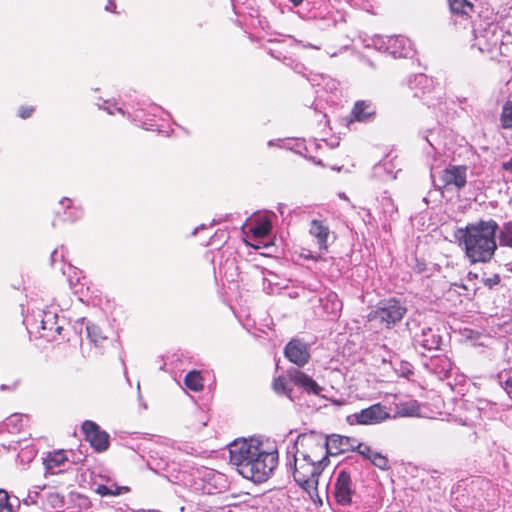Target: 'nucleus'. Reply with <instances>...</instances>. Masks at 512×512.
I'll return each mask as SVG.
<instances>
[{
	"instance_id": "obj_3",
	"label": "nucleus",
	"mask_w": 512,
	"mask_h": 512,
	"mask_svg": "<svg viewBox=\"0 0 512 512\" xmlns=\"http://www.w3.org/2000/svg\"><path fill=\"white\" fill-rule=\"evenodd\" d=\"M497 230L494 219H480L457 228L454 236L470 264L488 263L497 250Z\"/></svg>"
},
{
	"instance_id": "obj_37",
	"label": "nucleus",
	"mask_w": 512,
	"mask_h": 512,
	"mask_svg": "<svg viewBox=\"0 0 512 512\" xmlns=\"http://www.w3.org/2000/svg\"><path fill=\"white\" fill-rule=\"evenodd\" d=\"M370 461L373 465H375L376 467H378L380 469L385 470L388 468V459L384 455H382L380 452L375 451L371 455Z\"/></svg>"
},
{
	"instance_id": "obj_38",
	"label": "nucleus",
	"mask_w": 512,
	"mask_h": 512,
	"mask_svg": "<svg viewBox=\"0 0 512 512\" xmlns=\"http://www.w3.org/2000/svg\"><path fill=\"white\" fill-rule=\"evenodd\" d=\"M420 136L423 140H425L428 143L432 150H437V145L439 144V142L434 137V132L432 130H425L420 133Z\"/></svg>"
},
{
	"instance_id": "obj_12",
	"label": "nucleus",
	"mask_w": 512,
	"mask_h": 512,
	"mask_svg": "<svg viewBox=\"0 0 512 512\" xmlns=\"http://www.w3.org/2000/svg\"><path fill=\"white\" fill-rule=\"evenodd\" d=\"M285 357L298 367H303L310 360L309 345L299 339L289 341L284 349Z\"/></svg>"
},
{
	"instance_id": "obj_56",
	"label": "nucleus",
	"mask_w": 512,
	"mask_h": 512,
	"mask_svg": "<svg viewBox=\"0 0 512 512\" xmlns=\"http://www.w3.org/2000/svg\"><path fill=\"white\" fill-rule=\"evenodd\" d=\"M340 197L346 199V196L344 194H341Z\"/></svg>"
},
{
	"instance_id": "obj_32",
	"label": "nucleus",
	"mask_w": 512,
	"mask_h": 512,
	"mask_svg": "<svg viewBox=\"0 0 512 512\" xmlns=\"http://www.w3.org/2000/svg\"><path fill=\"white\" fill-rule=\"evenodd\" d=\"M272 229L270 220L264 219L251 227V232L255 237H266Z\"/></svg>"
},
{
	"instance_id": "obj_44",
	"label": "nucleus",
	"mask_w": 512,
	"mask_h": 512,
	"mask_svg": "<svg viewBox=\"0 0 512 512\" xmlns=\"http://www.w3.org/2000/svg\"><path fill=\"white\" fill-rule=\"evenodd\" d=\"M501 167L510 175L509 177L512 179V157L509 160L503 162Z\"/></svg>"
},
{
	"instance_id": "obj_47",
	"label": "nucleus",
	"mask_w": 512,
	"mask_h": 512,
	"mask_svg": "<svg viewBox=\"0 0 512 512\" xmlns=\"http://www.w3.org/2000/svg\"><path fill=\"white\" fill-rule=\"evenodd\" d=\"M205 228H206V225H205V224H201L200 226L196 227V228L193 230L192 235H196V234L199 232V230H201V229H205Z\"/></svg>"
},
{
	"instance_id": "obj_41",
	"label": "nucleus",
	"mask_w": 512,
	"mask_h": 512,
	"mask_svg": "<svg viewBox=\"0 0 512 512\" xmlns=\"http://www.w3.org/2000/svg\"><path fill=\"white\" fill-rule=\"evenodd\" d=\"M34 112V108L32 106H21L18 109V116L22 119L29 118Z\"/></svg>"
},
{
	"instance_id": "obj_23",
	"label": "nucleus",
	"mask_w": 512,
	"mask_h": 512,
	"mask_svg": "<svg viewBox=\"0 0 512 512\" xmlns=\"http://www.w3.org/2000/svg\"><path fill=\"white\" fill-rule=\"evenodd\" d=\"M66 462L67 457L65 455V452L62 450L49 453L47 457L44 459L45 469L47 472L51 474L58 473V471H55V469L61 468ZM60 471H62V469H59V472Z\"/></svg>"
},
{
	"instance_id": "obj_19",
	"label": "nucleus",
	"mask_w": 512,
	"mask_h": 512,
	"mask_svg": "<svg viewBox=\"0 0 512 512\" xmlns=\"http://www.w3.org/2000/svg\"><path fill=\"white\" fill-rule=\"evenodd\" d=\"M375 114V108L370 101L360 100L354 104L351 111V120L366 122Z\"/></svg>"
},
{
	"instance_id": "obj_40",
	"label": "nucleus",
	"mask_w": 512,
	"mask_h": 512,
	"mask_svg": "<svg viewBox=\"0 0 512 512\" xmlns=\"http://www.w3.org/2000/svg\"><path fill=\"white\" fill-rule=\"evenodd\" d=\"M482 282L488 288H493L500 283V276L498 274H493L490 277L483 278Z\"/></svg>"
},
{
	"instance_id": "obj_20",
	"label": "nucleus",
	"mask_w": 512,
	"mask_h": 512,
	"mask_svg": "<svg viewBox=\"0 0 512 512\" xmlns=\"http://www.w3.org/2000/svg\"><path fill=\"white\" fill-rule=\"evenodd\" d=\"M100 109L105 110L108 114L113 115L117 111L118 113L122 115H127L129 119H131L134 122H141V125L146 130H151L154 125L147 124L146 122L142 121V116L139 112H134V114L126 113L121 107H117L116 103L111 102L109 100L103 101V103L98 105Z\"/></svg>"
},
{
	"instance_id": "obj_53",
	"label": "nucleus",
	"mask_w": 512,
	"mask_h": 512,
	"mask_svg": "<svg viewBox=\"0 0 512 512\" xmlns=\"http://www.w3.org/2000/svg\"><path fill=\"white\" fill-rule=\"evenodd\" d=\"M270 53H271V55H272L273 57H275L276 59H279V56L274 55V54L272 53V51H270Z\"/></svg>"
},
{
	"instance_id": "obj_6",
	"label": "nucleus",
	"mask_w": 512,
	"mask_h": 512,
	"mask_svg": "<svg viewBox=\"0 0 512 512\" xmlns=\"http://www.w3.org/2000/svg\"><path fill=\"white\" fill-rule=\"evenodd\" d=\"M332 496L335 503L341 508H346L354 504L356 488L348 471L339 470L336 473L332 488Z\"/></svg>"
},
{
	"instance_id": "obj_2",
	"label": "nucleus",
	"mask_w": 512,
	"mask_h": 512,
	"mask_svg": "<svg viewBox=\"0 0 512 512\" xmlns=\"http://www.w3.org/2000/svg\"><path fill=\"white\" fill-rule=\"evenodd\" d=\"M294 480L304 488H311L318 484V478L328 464L324 455V446L313 436L300 434L294 441L292 450Z\"/></svg>"
},
{
	"instance_id": "obj_52",
	"label": "nucleus",
	"mask_w": 512,
	"mask_h": 512,
	"mask_svg": "<svg viewBox=\"0 0 512 512\" xmlns=\"http://www.w3.org/2000/svg\"><path fill=\"white\" fill-rule=\"evenodd\" d=\"M426 104H427L429 107H431V106H433V107H434V106H435V103H434V102H432V101H430V100H428V99L426 100Z\"/></svg>"
},
{
	"instance_id": "obj_54",
	"label": "nucleus",
	"mask_w": 512,
	"mask_h": 512,
	"mask_svg": "<svg viewBox=\"0 0 512 512\" xmlns=\"http://www.w3.org/2000/svg\"><path fill=\"white\" fill-rule=\"evenodd\" d=\"M268 145H269V146L274 145L273 141H272V140H270V141L268 142Z\"/></svg>"
},
{
	"instance_id": "obj_5",
	"label": "nucleus",
	"mask_w": 512,
	"mask_h": 512,
	"mask_svg": "<svg viewBox=\"0 0 512 512\" xmlns=\"http://www.w3.org/2000/svg\"><path fill=\"white\" fill-rule=\"evenodd\" d=\"M406 312L407 308L399 300L389 299L380 302L377 308L368 314V320L391 328L403 319Z\"/></svg>"
},
{
	"instance_id": "obj_35",
	"label": "nucleus",
	"mask_w": 512,
	"mask_h": 512,
	"mask_svg": "<svg viewBox=\"0 0 512 512\" xmlns=\"http://www.w3.org/2000/svg\"><path fill=\"white\" fill-rule=\"evenodd\" d=\"M87 333L91 341L96 345H100L106 338L102 335L100 328L94 324L87 326Z\"/></svg>"
},
{
	"instance_id": "obj_8",
	"label": "nucleus",
	"mask_w": 512,
	"mask_h": 512,
	"mask_svg": "<svg viewBox=\"0 0 512 512\" xmlns=\"http://www.w3.org/2000/svg\"><path fill=\"white\" fill-rule=\"evenodd\" d=\"M390 417L386 406L381 403L373 404L360 412L347 416L346 420L350 425H374L381 423Z\"/></svg>"
},
{
	"instance_id": "obj_22",
	"label": "nucleus",
	"mask_w": 512,
	"mask_h": 512,
	"mask_svg": "<svg viewBox=\"0 0 512 512\" xmlns=\"http://www.w3.org/2000/svg\"><path fill=\"white\" fill-rule=\"evenodd\" d=\"M59 204L63 210L62 221L75 222L83 216L82 209L74 206L71 199L63 198Z\"/></svg>"
},
{
	"instance_id": "obj_34",
	"label": "nucleus",
	"mask_w": 512,
	"mask_h": 512,
	"mask_svg": "<svg viewBox=\"0 0 512 512\" xmlns=\"http://www.w3.org/2000/svg\"><path fill=\"white\" fill-rule=\"evenodd\" d=\"M398 409V413L401 416H415L419 412V404L417 401L412 400L409 402L401 403Z\"/></svg>"
},
{
	"instance_id": "obj_1",
	"label": "nucleus",
	"mask_w": 512,
	"mask_h": 512,
	"mask_svg": "<svg viewBox=\"0 0 512 512\" xmlns=\"http://www.w3.org/2000/svg\"><path fill=\"white\" fill-rule=\"evenodd\" d=\"M230 463L244 478L253 482H264L272 475L278 464L277 450H264L253 440L237 439L229 445Z\"/></svg>"
},
{
	"instance_id": "obj_26",
	"label": "nucleus",
	"mask_w": 512,
	"mask_h": 512,
	"mask_svg": "<svg viewBox=\"0 0 512 512\" xmlns=\"http://www.w3.org/2000/svg\"><path fill=\"white\" fill-rule=\"evenodd\" d=\"M498 239L500 246L509 247L512 249V221H508L498 226Z\"/></svg>"
},
{
	"instance_id": "obj_16",
	"label": "nucleus",
	"mask_w": 512,
	"mask_h": 512,
	"mask_svg": "<svg viewBox=\"0 0 512 512\" xmlns=\"http://www.w3.org/2000/svg\"><path fill=\"white\" fill-rule=\"evenodd\" d=\"M409 88L414 91V97H424L426 94L434 91L437 94V99H440V90L435 91L433 87V81L425 74H417L408 80Z\"/></svg>"
},
{
	"instance_id": "obj_43",
	"label": "nucleus",
	"mask_w": 512,
	"mask_h": 512,
	"mask_svg": "<svg viewBox=\"0 0 512 512\" xmlns=\"http://www.w3.org/2000/svg\"><path fill=\"white\" fill-rule=\"evenodd\" d=\"M502 387L504 388L508 396L512 398V377L507 378L505 382L502 384Z\"/></svg>"
},
{
	"instance_id": "obj_42",
	"label": "nucleus",
	"mask_w": 512,
	"mask_h": 512,
	"mask_svg": "<svg viewBox=\"0 0 512 512\" xmlns=\"http://www.w3.org/2000/svg\"><path fill=\"white\" fill-rule=\"evenodd\" d=\"M22 421V417L20 415H12L7 419V426L13 425L14 428H18L19 422Z\"/></svg>"
},
{
	"instance_id": "obj_28",
	"label": "nucleus",
	"mask_w": 512,
	"mask_h": 512,
	"mask_svg": "<svg viewBox=\"0 0 512 512\" xmlns=\"http://www.w3.org/2000/svg\"><path fill=\"white\" fill-rule=\"evenodd\" d=\"M185 385L192 391L198 392L203 389V379L198 371H190L184 379Z\"/></svg>"
},
{
	"instance_id": "obj_39",
	"label": "nucleus",
	"mask_w": 512,
	"mask_h": 512,
	"mask_svg": "<svg viewBox=\"0 0 512 512\" xmlns=\"http://www.w3.org/2000/svg\"><path fill=\"white\" fill-rule=\"evenodd\" d=\"M355 450H357V452L360 455H362L363 457H365L368 460L371 459V455L375 452L368 445H365L363 443H357V442L355 443Z\"/></svg>"
},
{
	"instance_id": "obj_33",
	"label": "nucleus",
	"mask_w": 512,
	"mask_h": 512,
	"mask_svg": "<svg viewBox=\"0 0 512 512\" xmlns=\"http://www.w3.org/2000/svg\"><path fill=\"white\" fill-rule=\"evenodd\" d=\"M123 490H127L126 487H118L115 484H111L98 485L95 491L101 496H117L120 495Z\"/></svg>"
},
{
	"instance_id": "obj_21",
	"label": "nucleus",
	"mask_w": 512,
	"mask_h": 512,
	"mask_svg": "<svg viewBox=\"0 0 512 512\" xmlns=\"http://www.w3.org/2000/svg\"><path fill=\"white\" fill-rule=\"evenodd\" d=\"M322 307L331 318H337L342 310L343 303L335 292H328L322 299Z\"/></svg>"
},
{
	"instance_id": "obj_18",
	"label": "nucleus",
	"mask_w": 512,
	"mask_h": 512,
	"mask_svg": "<svg viewBox=\"0 0 512 512\" xmlns=\"http://www.w3.org/2000/svg\"><path fill=\"white\" fill-rule=\"evenodd\" d=\"M309 233L316 239L319 249L326 251L328 248V238L330 236L329 227L320 220H312Z\"/></svg>"
},
{
	"instance_id": "obj_48",
	"label": "nucleus",
	"mask_w": 512,
	"mask_h": 512,
	"mask_svg": "<svg viewBox=\"0 0 512 512\" xmlns=\"http://www.w3.org/2000/svg\"><path fill=\"white\" fill-rule=\"evenodd\" d=\"M471 420L466 418L464 420H461V424L464 425V426H470L471 425Z\"/></svg>"
},
{
	"instance_id": "obj_14",
	"label": "nucleus",
	"mask_w": 512,
	"mask_h": 512,
	"mask_svg": "<svg viewBox=\"0 0 512 512\" xmlns=\"http://www.w3.org/2000/svg\"><path fill=\"white\" fill-rule=\"evenodd\" d=\"M289 380L308 394L319 395L322 391L320 385L303 371L292 368L287 371Z\"/></svg>"
},
{
	"instance_id": "obj_9",
	"label": "nucleus",
	"mask_w": 512,
	"mask_h": 512,
	"mask_svg": "<svg viewBox=\"0 0 512 512\" xmlns=\"http://www.w3.org/2000/svg\"><path fill=\"white\" fill-rule=\"evenodd\" d=\"M198 478L195 484L204 494H216L226 488L227 480L224 474L209 468L198 471Z\"/></svg>"
},
{
	"instance_id": "obj_50",
	"label": "nucleus",
	"mask_w": 512,
	"mask_h": 512,
	"mask_svg": "<svg viewBox=\"0 0 512 512\" xmlns=\"http://www.w3.org/2000/svg\"><path fill=\"white\" fill-rule=\"evenodd\" d=\"M295 6L299 5L303 0H290Z\"/></svg>"
},
{
	"instance_id": "obj_7",
	"label": "nucleus",
	"mask_w": 512,
	"mask_h": 512,
	"mask_svg": "<svg viewBox=\"0 0 512 512\" xmlns=\"http://www.w3.org/2000/svg\"><path fill=\"white\" fill-rule=\"evenodd\" d=\"M372 45L380 51H386L395 58H406L413 54L411 41L403 36H376Z\"/></svg>"
},
{
	"instance_id": "obj_55",
	"label": "nucleus",
	"mask_w": 512,
	"mask_h": 512,
	"mask_svg": "<svg viewBox=\"0 0 512 512\" xmlns=\"http://www.w3.org/2000/svg\"><path fill=\"white\" fill-rule=\"evenodd\" d=\"M216 223H217V221H216V220H213V221H212V223L210 224V226H213V225H215Z\"/></svg>"
},
{
	"instance_id": "obj_49",
	"label": "nucleus",
	"mask_w": 512,
	"mask_h": 512,
	"mask_svg": "<svg viewBox=\"0 0 512 512\" xmlns=\"http://www.w3.org/2000/svg\"><path fill=\"white\" fill-rule=\"evenodd\" d=\"M277 209L280 212V214H283L284 205L283 204H279Z\"/></svg>"
},
{
	"instance_id": "obj_45",
	"label": "nucleus",
	"mask_w": 512,
	"mask_h": 512,
	"mask_svg": "<svg viewBox=\"0 0 512 512\" xmlns=\"http://www.w3.org/2000/svg\"><path fill=\"white\" fill-rule=\"evenodd\" d=\"M106 11L115 12L116 4L113 0H109L105 6Z\"/></svg>"
},
{
	"instance_id": "obj_15",
	"label": "nucleus",
	"mask_w": 512,
	"mask_h": 512,
	"mask_svg": "<svg viewBox=\"0 0 512 512\" xmlns=\"http://www.w3.org/2000/svg\"><path fill=\"white\" fill-rule=\"evenodd\" d=\"M320 442L324 446V455L327 457V454L337 455L349 450H355L356 440L346 436L332 435L325 442Z\"/></svg>"
},
{
	"instance_id": "obj_31",
	"label": "nucleus",
	"mask_w": 512,
	"mask_h": 512,
	"mask_svg": "<svg viewBox=\"0 0 512 512\" xmlns=\"http://www.w3.org/2000/svg\"><path fill=\"white\" fill-rule=\"evenodd\" d=\"M500 124L504 129L512 130V101H507L500 114Z\"/></svg>"
},
{
	"instance_id": "obj_27",
	"label": "nucleus",
	"mask_w": 512,
	"mask_h": 512,
	"mask_svg": "<svg viewBox=\"0 0 512 512\" xmlns=\"http://www.w3.org/2000/svg\"><path fill=\"white\" fill-rule=\"evenodd\" d=\"M19 506L17 497L13 499L6 490L0 489V512H14L15 507Z\"/></svg>"
},
{
	"instance_id": "obj_29",
	"label": "nucleus",
	"mask_w": 512,
	"mask_h": 512,
	"mask_svg": "<svg viewBox=\"0 0 512 512\" xmlns=\"http://www.w3.org/2000/svg\"><path fill=\"white\" fill-rule=\"evenodd\" d=\"M273 390L278 395H283L288 397L290 400H293L292 396V388L289 387L286 377L279 376L278 378H275L273 381Z\"/></svg>"
},
{
	"instance_id": "obj_13",
	"label": "nucleus",
	"mask_w": 512,
	"mask_h": 512,
	"mask_svg": "<svg viewBox=\"0 0 512 512\" xmlns=\"http://www.w3.org/2000/svg\"><path fill=\"white\" fill-rule=\"evenodd\" d=\"M440 178L444 187H452L460 191L467 183V167L464 165H449L442 171Z\"/></svg>"
},
{
	"instance_id": "obj_24",
	"label": "nucleus",
	"mask_w": 512,
	"mask_h": 512,
	"mask_svg": "<svg viewBox=\"0 0 512 512\" xmlns=\"http://www.w3.org/2000/svg\"><path fill=\"white\" fill-rule=\"evenodd\" d=\"M42 499V506L47 504L51 508H62L65 504V497L58 493L55 489L49 488Z\"/></svg>"
},
{
	"instance_id": "obj_36",
	"label": "nucleus",
	"mask_w": 512,
	"mask_h": 512,
	"mask_svg": "<svg viewBox=\"0 0 512 512\" xmlns=\"http://www.w3.org/2000/svg\"><path fill=\"white\" fill-rule=\"evenodd\" d=\"M316 85L322 86L323 89H325L329 92H333L338 89L339 83L335 79H332L328 76H321V82L316 83Z\"/></svg>"
},
{
	"instance_id": "obj_30",
	"label": "nucleus",
	"mask_w": 512,
	"mask_h": 512,
	"mask_svg": "<svg viewBox=\"0 0 512 512\" xmlns=\"http://www.w3.org/2000/svg\"><path fill=\"white\" fill-rule=\"evenodd\" d=\"M47 489L46 485H34L32 486L26 498L23 499V503L25 505H35L40 506L39 498L41 497V492Z\"/></svg>"
},
{
	"instance_id": "obj_10",
	"label": "nucleus",
	"mask_w": 512,
	"mask_h": 512,
	"mask_svg": "<svg viewBox=\"0 0 512 512\" xmlns=\"http://www.w3.org/2000/svg\"><path fill=\"white\" fill-rule=\"evenodd\" d=\"M40 320H36L37 329L40 337L47 341L55 340L61 334L63 329L62 325L58 323L57 313L51 310H44L39 315Z\"/></svg>"
},
{
	"instance_id": "obj_4",
	"label": "nucleus",
	"mask_w": 512,
	"mask_h": 512,
	"mask_svg": "<svg viewBox=\"0 0 512 512\" xmlns=\"http://www.w3.org/2000/svg\"><path fill=\"white\" fill-rule=\"evenodd\" d=\"M474 35L473 47H477L480 52L489 53L492 57L510 55L511 47L508 42L512 36L506 34L497 24L490 23L481 30H474Z\"/></svg>"
},
{
	"instance_id": "obj_17",
	"label": "nucleus",
	"mask_w": 512,
	"mask_h": 512,
	"mask_svg": "<svg viewBox=\"0 0 512 512\" xmlns=\"http://www.w3.org/2000/svg\"><path fill=\"white\" fill-rule=\"evenodd\" d=\"M414 342L425 350H437L442 342L441 336L430 327L422 328L421 333L414 336Z\"/></svg>"
},
{
	"instance_id": "obj_46",
	"label": "nucleus",
	"mask_w": 512,
	"mask_h": 512,
	"mask_svg": "<svg viewBox=\"0 0 512 512\" xmlns=\"http://www.w3.org/2000/svg\"><path fill=\"white\" fill-rule=\"evenodd\" d=\"M161 110L160 107L156 106V105H151L150 106V113L153 115V116H157V113Z\"/></svg>"
},
{
	"instance_id": "obj_25",
	"label": "nucleus",
	"mask_w": 512,
	"mask_h": 512,
	"mask_svg": "<svg viewBox=\"0 0 512 512\" xmlns=\"http://www.w3.org/2000/svg\"><path fill=\"white\" fill-rule=\"evenodd\" d=\"M450 11L455 15H468L473 10V4L468 0H448Z\"/></svg>"
},
{
	"instance_id": "obj_51",
	"label": "nucleus",
	"mask_w": 512,
	"mask_h": 512,
	"mask_svg": "<svg viewBox=\"0 0 512 512\" xmlns=\"http://www.w3.org/2000/svg\"><path fill=\"white\" fill-rule=\"evenodd\" d=\"M57 254H58V250H54L52 255H51L52 261L55 260V257H56Z\"/></svg>"
},
{
	"instance_id": "obj_11",
	"label": "nucleus",
	"mask_w": 512,
	"mask_h": 512,
	"mask_svg": "<svg viewBox=\"0 0 512 512\" xmlns=\"http://www.w3.org/2000/svg\"><path fill=\"white\" fill-rule=\"evenodd\" d=\"M82 430L86 440L95 450L102 452L108 448L109 435L105 431H102L95 422L86 420L82 424Z\"/></svg>"
}]
</instances>
